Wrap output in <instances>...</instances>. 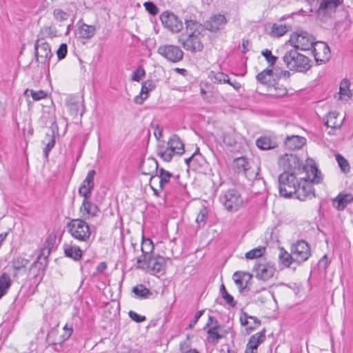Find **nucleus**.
<instances>
[{"label":"nucleus","mask_w":353,"mask_h":353,"mask_svg":"<svg viewBox=\"0 0 353 353\" xmlns=\"http://www.w3.org/2000/svg\"><path fill=\"white\" fill-rule=\"evenodd\" d=\"M299 182L296 186V199L300 201H305L307 199H312L315 196L313 183H320L322 180L321 172L317 166H310L309 171H307L303 175L299 176Z\"/></svg>","instance_id":"obj_1"},{"label":"nucleus","mask_w":353,"mask_h":353,"mask_svg":"<svg viewBox=\"0 0 353 353\" xmlns=\"http://www.w3.org/2000/svg\"><path fill=\"white\" fill-rule=\"evenodd\" d=\"M279 165L282 167L283 172H291L293 174L299 175V176L309 171L310 166H316L312 159H307L305 164L300 161L296 155L292 154H285L281 157L279 159Z\"/></svg>","instance_id":"obj_2"},{"label":"nucleus","mask_w":353,"mask_h":353,"mask_svg":"<svg viewBox=\"0 0 353 353\" xmlns=\"http://www.w3.org/2000/svg\"><path fill=\"white\" fill-rule=\"evenodd\" d=\"M66 228L73 239L90 245L92 241L91 239L92 230L85 219H72L66 224Z\"/></svg>","instance_id":"obj_3"},{"label":"nucleus","mask_w":353,"mask_h":353,"mask_svg":"<svg viewBox=\"0 0 353 353\" xmlns=\"http://www.w3.org/2000/svg\"><path fill=\"white\" fill-rule=\"evenodd\" d=\"M165 144V143L163 142L157 148L158 156L164 161L170 162L174 154L182 155L185 152L184 143L176 134L170 137L167 145Z\"/></svg>","instance_id":"obj_4"},{"label":"nucleus","mask_w":353,"mask_h":353,"mask_svg":"<svg viewBox=\"0 0 353 353\" xmlns=\"http://www.w3.org/2000/svg\"><path fill=\"white\" fill-rule=\"evenodd\" d=\"M282 59L286 68L291 71L305 72L311 68L310 59L299 53L296 49L288 50Z\"/></svg>","instance_id":"obj_5"},{"label":"nucleus","mask_w":353,"mask_h":353,"mask_svg":"<svg viewBox=\"0 0 353 353\" xmlns=\"http://www.w3.org/2000/svg\"><path fill=\"white\" fill-rule=\"evenodd\" d=\"M50 253V250L49 249H41L36 261L32 263L29 269L28 276L37 286L44 277L46 268L48 263V257Z\"/></svg>","instance_id":"obj_6"},{"label":"nucleus","mask_w":353,"mask_h":353,"mask_svg":"<svg viewBox=\"0 0 353 353\" xmlns=\"http://www.w3.org/2000/svg\"><path fill=\"white\" fill-rule=\"evenodd\" d=\"M219 201L229 212L237 211L243 203L241 194L234 188L222 192L219 196Z\"/></svg>","instance_id":"obj_7"},{"label":"nucleus","mask_w":353,"mask_h":353,"mask_svg":"<svg viewBox=\"0 0 353 353\" xmlns=\"http://www.w3.org/2000/svg\"><path fill=\"white\" fill-rule=\"evenodd\" d=\"M299 175L283 172L279 176V190L281 196L291 197L296 192V186L299 181Z\"/></svg>","instance_id":"obj_8"},{"label":"nucleus","mask_w":353,"mask_h":353,"mask_svg":"<svg viewBox=\"0 0 353 353\" xmlns=\"http://www.w3.org/2000/svg\"><path fill=\"white\" fill-rule=\"evenodd\" d=\"M316 42L312 35L302 30L293 33L289 39V43L294 47V49L301 50H311Z\"/></svg>","instance_id":"obj_9"},{"label":"nucleus","mask_w":353,"mask_h":353,"mask_svg":"<svg viewBox=\"0 0 353 353\" xmlns=\"http://www.w3.org/2000/svg\"><path fill=\"white\" fill-rule=\"evenodd\" d=\"M200 34L182 33L178 37V43L187 51L191 52H201L203 46L199 37Z\"/></svg>","instance_id":"obj_10"},{"label":"nucleus","mask_w":353,"mask_h":353,"mask_svg":"<svg viewBox=\"0 0 353 353\" xmlns=\"http://www.w3.org/2000/svg\"><path fill=\"white\" fill-rule=\"evenodd\" d=\"M34 48L36 61L43 66H49L50 60L52 57L50 45L44 39H37Z\"/></svg>","instance_id":"obj_11"},{"label":"nucleus","mask_w":353,"mask_h":353,"mask_svg":"<svg viewBox=\"0 0 353 353\" xmlns=\"http://www.w3.org/2000/svg\"><path fill=\"white\" fill-rule=\"evenodd\" d=\"M159 18L163 26L172 33H178L183 29L182 21L172 12L164 11Z\"/></svg>","instance_id":"obj_12"},{"label":"nucleus","mask_w":353,"mask_h":353,"mask_svg":"<svg viewBox=\"0 0 353 353\" xmlns=\"http://www.w3.org/2000/svg\"><path fill=\"white\" fill-rule=\"evenodd\" d=\"M154 245L152 241L143 236L141 247L142 254L137 259V264L135 265L137 269H145L148 267L146 263V259L154 255Z\"/></svg>","instance_id":"obj_13"},{"label":"nucleus","mask_w":353,"mask_h":353,"mask_svg":"<svg viewBox=\"0 0 353 353\" xmlns=\"http://www.w3.org/2000/svg\"><path fill=\"white\" fill-rule=\"evenodd\" d=\"M157 52L172 63H177L182 60L183 52L174 45H163L159 47Z\"/></svg>","instance_id":"obj_14"},{"label":"nucleus","mask_w":353,"mask_h":353,"mask_svg":"<svg viewBox=\"0 0 353 353\" xmlns=\"http://www.w3.org/2000/svg\"><path fill=\"white\" fill-rule=\"evenodd\" d=\"M292 253L294 259V262L301 264L308 259L311 255L309 244L304 240L298 241L292 245Z\"/></svg>","instance_id":"obj_15"},{"label":"nucleus","mask_w":353,"mask_h":353,"mask_svg":"<svg viewBox=\"0 0 353 353\" xmlns=\"http://www.w3.org/2000/svg\"><path fill=\"white\" fill-rule=\"evenodd\" d=\"M148 268L142 269L143 270L150 272L152 274H163L166 266V259L159 254L153 255L148 259H146Z\"/></svg>","instance_id":"obj_16"},{"label":"nucleus","mask_w":353,"mask_h":353,"mask_svg":"<svg viewBox=\"0 0 353 353\" xmlns=\"http://www.w3.org/2000/svg\"><path fill=\"white\" fill-rule=\"evenodd\" d=\"M312 50L317 64H323L330 59V50L325 42L316 41Z\"/></svg>","instance_id":"obj_17"},{"label":"nucleus","mask_w":353,"mask_h":353,"mask_svg":"<svg viewBox=\"0 0 353 353\" xmlns=\"http://www.w3.org/2000/svg\"><path fill=\"white\" fill-rule=\"evenodd\" d=\"M159 170L158 162L152 157H149L145 160H143L140 165L141 174L150 176V183L157 178Z\"/></svg>","instance_id":"obj_18"},{"label":"nucleus","mask_w":353,"mask_h":353,"mask_svg":"<svg viewBox=\"0 0 353 353\" xmlns=\"http://www.w3.org/2000/svg\"><path fill=\"white\" fill-rule=\"evenodd\" d=\"M228 20L224 14H216L204 23V28L212 32H216L224 28Z\"/></svg>","instance_id":"obj_19"},{"label":"nucleus","mask_w":353,"mask_h":353,"mask_svg":"<svg viewBox=\"0 0 353 353\" xmlns=\"http://www.w3.org/2000/svg\"><path fill=\"white\" fill-rule=\"evenodd\" d=\"M232 277L241 294H243L250 290L248 285L252 278L251 274L243 271H236L234 273Z\"/></svg>","instance_id":"obj_20"},{"label":"nucleus","mask_w":353,"mask_h":353,"mask_svg":"<svg viewBox=\"0 0 353 353\" xmlns=\"http://www.w3.org/2000/svg\"><path fill=\"white\" fill-rule=\"evenodd\" d=\"M253 270L256 272V277L263 281H267L272 277L275 272V268L269 263L255 264Z\"/></svg>","instance_id":"obj_21"},{"label":"nucleus","mask_w":353,"mask_h":353,"mask_svg":"<svg viewBox=\"0 0 353 353\" xmlns=\"http://www.w3.org/2000/svg\"><path fill=\"white\" fill-rule=\"evenodd\" d=\"M100 212L97 205L89 201V199L83 200L80 207V212L81 218L85 220L90 217L97 216Z\"/></svg>","instance_id":"obj_22"},{"label":"nucleus","mask_w":353,"mask_h":353,"mask_svg":"<svg viewBox=\"0 0 353 353\" xmlns=\"http://www.w3.org/2000/svg\"><path fill=\"white\" fill-rule=\"evenodd\" d=\"M210 77L214 83H228L232 86L236 90H239L241 87V84L237 81L231 82L228 75L222 72L212 71Z\"/></svg>","instance_id":"obj_23"},{"label":"nucleus","mask_w":353,"mask_h":353,"mask_svg":"<svg viewBox=\"0 0 353 353\" xmlns=\"http://www.w3.org/2000/svg\"><path fill=\"white\" fill-rule=\"evenodd\" d=\"M266 339V330L263 328L259 332L252 335L246 345L248 349L253 350L257 352V348L259 345L263 343Z\"/></svg>","instance_id":"obj_24"},{"label":"nucleus","mask_w":353,"mask_h":353,"mask_svg":"<svg viewBox=\"0 0 353 353\" xmlns=\"http://www.w3.org/2000/svg\"><path fill=\"white\" fill-rule=\"evenodd\" d=\"M155 88V83L152 80H147L142 83L141 89L139 95L134 98V103L137 104H142L148 98V94Z\"/></svg>","instance_id":"obj_25"},{"label":"nucleus","mask_w":353,"mask_h":353,"mask_svg":"<svg viewBox=\"0 0 353 353\" xmlns=\"http://www.w3.org/2000/svg\"><path fill=\"white\" fill-rule=\"evenodd\" d=\"M305 139L304 137L292 135L288 137L285 141V147L290 150H294L301 148L305 144Z\"/></svg>","instance_id":"obj_26"},{"label":"nucleus","mask_w":353,"mask_h":353,"mask_svg":"<svg viewBox=\"0 0 353 353\" xmlns=\"http://www.w3.org/2000/svg\"><path fill=\"white\" fill-rule=\"evenodd\" d=\"M339 114L336 112H330L325 118V125L332 129H339L343 125L344 118H339Z\"/></svg>","instance_id":"obj_27"},{"label":"nucleus","mask_w":353,"mask_h":353,"mask_svg":"<svg viewBox=\"0 0 353 353\" xmlns=\"http://www.w3.org/2000/svg\"><path fill=\"white\" fill-rule=\"evenodd\" d=\"M256 146L261 150L276 148L278 145L275 140L268 136H261L256 141Z\"/></svg>","instance_id":"obj_28"},{"label":"nucleus","mask_w":353,"mask_h":353,"mask_svg":"<svg viewBox=\"0 0 353 353\" xmlns=\"http://www.w3.org/2000/svg\"><path fill=\"white\" fill-rule=\"evenodd\" d=\"M64 254L65 256L77 261L81 259L83 252L78 245H65Z\"/></svg>","instance_id":"obj_29"},{"label":"nucleus","mask_w":353,"mask_h":353,"mask_svg":"<svg viewBox=\"0 0 353 353\" xmlns=\"http://www.w3.org/2000/svg\"><path fill=\"white\" fill-rule=\"evenodd\" d=\"M96 28L94 26H90L83 23L79 26L77 29V34L79 38L90 39L95 34Z\"/></svg>","instance_id":"obj_30"},{"label":"nucleus","mask_w":353,"mask_h":353,"mask_svg":"<svg viewBox=\"0 0 353 353\" xmlns=\"http://www.w3.org/2000/svg\"><path fill=\"white\" fill-rule=\"evenodd\" d=\"M274 76V70L272 68H266L259 72L256 79L257 81L263 85H269L271 82V79Z\"/></svg>","instance_id":"obj_31"},{"label":"nucleus","mask_w":353,"mask_h":353,"mask_svg":"<svg viewBox=\"0 0 353 353\" xmlns=\"http://www.w3.org/2000/svg\"><path fill=\"white\" fill-rule=\"evenodd\" d=\"M185 33H194L201 34V24L196 19H185Z\"/></svg>","instance_id":"obj_32"},{"label":"nucleus","mask_w":353,"mask_h":353,"mask_svg":"<svg viewBox=\"0 0 353 353\" xmlns=\"http://www.w3.org/2000/svg\"><path fill=\"white\" fill-rule=\"evenodd\" d=\"M132 292L137 299H148L152 294L150 290L142 284L137 285L132 288Z\"/></svg>","instance_id":"obj_33"},{"label":"nucleus","mask_w":353,"mask_h":353,"mask_svg":"<svg viewBox=\"0 0 353 353\" xmlns=\"http://www.w3.org/2000/svg\"><path fill=\"white\" fill-rule=\"evenodd\" d=\"M11 283L10 275L6 272L3 273L0 276V299L7 293Z\"/></svg>","instance_id":"obj_34"},{"label":"nucleus","mask_w":353,"mask_h":353,"mask_svg":"<svg viewBox=\"0 0 353 353\" xmlns=\"http://www.w3.org/2000/svg\"><path fill=\"white\" fill-rule=\"evenodd\" d=\"M159 174H157V176L159 179V184L160 190L162 191L164 189L165 185L168 183L170 178L172 176V174L164 168H160L159 170Z\"/></svg>","instance_id":"obj_35"},{"label":"nucleus","mask_w":353,"mask_h":353,"mask_svg":"<svg viewBox=\"0 0 353 353\" xmlns=\"http://www.w3.org/2000/svg\"><path fill=\"white\" fill-rule=\"evenodd\" d=\"M218 325H214L210 327L208 331V341L213 344L216 345L219 340L223 338V335L218 332Z\"/></svg>","instance_id":"obj_36"},{"label":"nucleus","mask_w":353,"mask_h":353,"mask_svg":"<svg viewBox=\"0 0 353 353\" xmlns=\"http://www.w3.org/2000/svg\"><path fill=\"white\" fill-rule=\"evenodd\" d=\"M57 36V30L52 26H43L41 28L37 39H44L45 38H53Z\"/></svg>","instance_id":"obj_37"},{"label":"nucleus","mask_w":353,"mask_h":353,"mask_svg":"<svg viewBox=\"0 0 353 353\" xmlns=\"http://www.w3.org/2000/svg\"><path fill=\"white\" fill-rule=\"evenodd\" d=\"M288 31L286 25L274 23L272 26L270 34L274 37H280L283 36Z\"/></svg>","instance_id":"obj_38"},{"label":"nucleus","mask_w":353,"mask_h":353,"mask_svg":"<svg viewBox=\"0 0 353 353\" xmlns=\"http://www.w3.org/2000/svg\"><path fill=\"white\" fill-rule=\"evenodd\" d=\"M279 258L281 263L287 268L290 267L292 262H294L293 254L288 253L283 248L280 250Z\"/></svg>","instance_id":"obj_39"},{"label":"nucleus","mask_w":353,"mask_h":353,"mask_svg":"<svg viewBox=\"0 0 353 353\" xmlns=\"http://www.w3.org/2000/svg\"><path fill=\"white\" fill-rule=\"evenodd\" d=\"M24 95L26 97L31 96L34 101H39L47 98V93L43 90L35 91L32 89L27 88L24 91Z\"/></svg>","instance_id":"obj_40"},{"label":"nucleus","mask_w":353,"mask_h":353,"mask_svg":"<svg viewBox=\"0 0 353 353\" xmlns=\"http://www.w3.org/2000/svg\"><path fill=\"white\" fill-rule=\"evenodd\" d=\"M220 294L225 302L231 307H234L236 304V301L234 299V297L230 294L225 285L221 284L220 287Z\"/></svg>","instance_id":"obj_41"},{"label":"nucleus","mask_w":353,"mask_h":353,"mask_svg":"<svg viewBox=\"0 0 353 353\" xmlns=\"http://www.w3.org/2000/svg\"><path fill=\"white\" fill-rule=\"evenodd\" d=\"M328 11L335 12L332 0H321L316 12L325 14Z\"/></svg>","instance_id":"obj_42"},{"label":"nucleus","mask_w":353,"mask_h":353,"mask_svg":"<svg viewBox=\"0 0 353 353\" xmlns=\"http://www.w3.org/2000/svg\"><path fill=\"white\" fill-rule=\"evenodd\" d=\"M46 139H48V142L46 147L43 150V157L45 159L48 160L49 157L50 152L55 145V137L54 134H46Z\"/></svg>","instance_id":"obj_43"},{"label":"nucleus","mask_w":353,"mask_h":353,"mask_svg":"<svg viewBox=\"0 0 353 353\" xmlns=\"http://www.w3.org/2000/svg\"><path fill=\"white\" fill-rule=\"evenodd\" d=\"M350 83L347 79H343L340 83L339 87V95L341 99H343L347 97L350 98L352 96L351 91L350 90Z\"/></svg>","instance_id":"obj_44"},{"label":"nucleus","mask_w":353,"mask_h":353,"mask_svg":"<svg viewBox=\"0 0 353 353\" xmlns=\"http://www.w3.org/2000/svg\"><path fill=\"white\" fill-rule=\"evenodd\" d=\"M30 261L26 259L22 256H17L14 258L12 261V266L16 271L21 270L23 268H26L28 265Z\"/></svg>","instance_id":"obj_45"},{"label":"nucleus","mask_w":353,"mask_h":353,"mask_svg":"<svg viewBox=\"0 0 353 353\" xmlns=\"http://www.w3.org/2000/svg\"><path fill=\"white\" fill-rule=\"evenodd\" d=\"M234 163L238 173L243 172L244 174H246V172L249 169V163L244 157L236 159Z\"/></svg>","instance_id":"obj_46"},{"label":"nucleus","mask_w":353,"mask_h":353,"mask_svg":"<svg viewBox=\"0 0 353 353\" xmlns=\"http://www.w3.org/2000/svg\"><path fill=\"white\" fill-rule=\"evenodd\" d=\"M258 175V173H256L252 183V188L256 193H261L265 190V182L263 178L259 177Z\"/></svg>","instance_id":"obj_47"},{"label":"nucleus","mask_w":353,"mask_h":353,"mask_svg":"<svg viewBox=\"0 0 353 353\" xmlns=\"http://www.w3.org/2000/svg\"><path fill=\"white\" fill-rule=\"evenodd\" d=\"M265 248L259 246L256 248L252 249L245 254V257L248 259H257L263 256L265 253Z\"/></svg>","instance_id":"obj_48"},{"label":"nucleus","mask_w":353,"mask_h":353,"mask_svg":"<svg viewBox=\"0 0 353 353\" xmlns=\"http://www.w3.org/2000/svg\"><path fill=\"white\" fill-rule=\"evenodd\" d=\"M52 14L54 19L58 22L65 21L70 17L69 13L59 8L54 9Z\"/></svg>","instance_id":"obj_49"},{"label":"nucleus","mask_w":353,"mask_h":353,"mask_svg":"<svg viewBox=\"0 0 353 353\" xmlns=\"http://www.w3.org/2000/svg\"><path fill=\"white\" fill-rule=\"evenodd\" d=\"M63 333L60 336V339H59L57 341V343H59V344L63 343L65 341L69 339V338L71 336V335H72V334L73 332L72 326V325H69L68 323H66L63 326Z\"/></svg>","instance_id":"obj_50"},{"label":"nucleus","mask_w":353,"mask_h":353,"mask_svg":"<svg viewBox=\"0 0 353 353\" xmlns=\"http://www.w3.org/2000/svg\"><path fill=\"white\" fill-rule=\"evenodd\" d=\"M93 188V186L90 187L89 185L82 183L79 188V194L83 196V200L89 199Z\"/></svg>","instance_id":"obj_51"},{"label":"nucleus","mask_w":353,"mask_h":353,"mask_svg":"<svg viewBox=\"0 0 353 353\" xmlns=\"http://www.w3.org/2000/svg\"><path fill=\"white\" fill-rule=\"evenodd\" d=\"M261 54L265 57L270 67L273 66L278 59V57L273 55L271 50L268 49H265L262 50Z\"/></svg>","instance_id":"obj_52"},{"label":"nucleus","mask_w":353,"mask_h":353,"mask_svg":"<svg viewBox=\"0 0 353 353\" xmlns=\"http://www.w3.org/2000/svg\"><path fill=\"white\" fill-rule=\"evenodd\" d=\"M249 320H254V323L255 325H261V321L259 320L256 317L253 316H249L245 312H243V315L240 317L241 323L243 325H250L251 324V321Z\"/></svg>","instance_id":"obj_53"},{"label":"nucleus","mask_w":353,"mask_h":353,"mask_svg":"<svg viewBox=\"0 0 353 353\" xmlns=\"http://www.w3.org/2000/svg\"><path fill=\"white\" fill-rule=\"evenodd\" d=\"M336 160L342 170L344 172H347L350 170V165L348 161L340 154H336Z\"/></svg>","instance_id":"obj_54"},{"label":"nucleus","mask_w":353,"mask_h":353,"mask_svg":"<svg viewBox=\"0 0 353 353\" xmlns=\"http://www.w3.org/2000/svg\"><path fill=\"white\" fill-rule=\"evenodd\" d=\"M143 6L146 11L152 16L157 15L159 10L152 1H147L143 3Z\"/></svg>","instance_id":"obj_55"},{"label":"nucleus","mask_w":353,"mask_h":353,"mask_svg":"<svg viewBox=\"0 0 353 353\" xmlns=\"http://www.w3.org/2000/svg\"><path fill=\"white\" fill-rule=\"evenodd\" d=\"M145 70L142 67L139 66L132 72L131 80L139 82L143 77H145Z\"/></svg>","instance_id":"obj_56"},{"label":"nucleus","mask_w":353,"mask_h":353,"mask_svg":"<svg viewBox=\"0 0 353 353\" xmlns=\"http://www.w3.org/2000/svg\"><path fill=\"white\" fill-rule=\"evenodd\" d=\"M332 205L339 211L343 210L347 206L339 194L332 200Z\"/></svg>","instance_id":"obj_57"},{"label":"nucleus","mask_w":353,"mask_h":353,"mask_svg":"<svg viewBox=\"0 0 353 353\" xmlns=\"http://www.w3.org/2000/svg\"><path fill=\"white\" fill-rule=\"evenodd\" d=\"M272 88L274 90L275 92L272 94L276 97H281L286 95L288 94L287 89L283 85H279V84H275L273 85Z\"/></svg>","instance_id":"obj_58"},{"label":"nucleus","mask_w":353,"mask_h":353,"mask_svg":"<svg viewBox=\"0 0 353 353\" xmlns=\"http://www.w3.org/2000/svg\"><path fill=\"white\" fill-rule=\"evenodd\" d=\"M96 174V171L94 170H89L85 179L83 180V183L89 186H94V178Z\"/></svg>","instance_id":"obj_59"},{"label":"nucleus","mask_w":353,"mask_h":353,"mask_svg":"<svg viewBox=\"0 0 353 353\" xmlns=\"http://www.w3.org/2000/svg\"><path fill=\"white\" fill-rule=\"evenodd\" d=\"M68 52V46L65 43H61L57 51L59 60L64 59Z\"/></svg>","instance_id":"obj_60"},{"label":"nucleus","mask_w":353,"mask_h":353,"mask_svg":"<svg viewBox=\"0 0 353 353\" xmlns=\"http://www.w3.org/2000/svg\"><path fill=\"white\" fill-rule=\"evenodd\" d=\"M205 310H198V312L194 315V318L190 321L188 327L186 329L191 330L194 327V326L198 322V320L200 317L203 314Z\"/></svg>","instance_id":"obj_61"},{"label":"nucleus","mask_w":353,"mask_h":353,"mask_svg":"<svg viewBox=\"0 0 353 353\" xmlns=\"http://www.w3.org/2000/svg\"><path fill=\"white\" fill-rule=\"evenodd\" d=\"M129 316L135 322L137 323H141L145 320V316L143 315L138 314L137 312H135L133 310H130Z\"/></svg>","instance_id":"obj_62"},{"label":"nucleus","mask_w":353,"mask_h":353,"mask_svg":"<svg viewBox=\"0 0 353 353\" xmlns=\"http://www.w3.org/2000/svg\"><path fill=\"white\" fill-rule=\"evenodd\" d=\"M205 219H206V209L203 208L198 214L196 219V221L199 224L205 223Z\"/></svg>","instance_id":"obj_63"},{"label":"nucleus","mask_w":353,"mask_h":353,"mask_svg":"<svg viewBox=\"0 0 353 353\" xmlns=\"http://www.w3.org/2000/svg\"><path fill=\"white\" fill-rule=\"evenodd\" d=\"M274 74H275V76L278 78H283L285 79H288L291 76V74L289 71L288 70H281L279 72H274Z\"/></svg>","instance_id":"obj_64"}]
</instances>
